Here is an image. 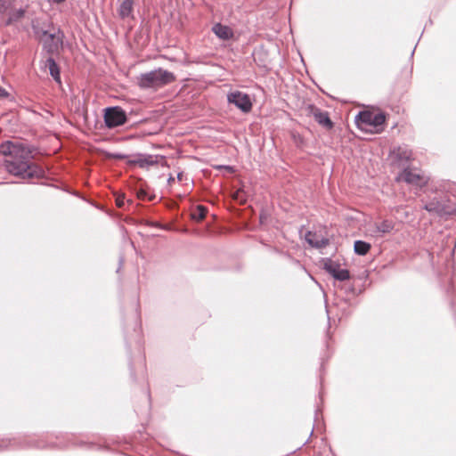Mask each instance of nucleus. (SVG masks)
I'll use <instances>...</instances> for the list:
<instances>
[{"label":"nucleus","instance_id":"obj_22","mask_svg":"<svg viewBox=\"0 0 456 456\" xmlns=\"http://www.w3.org/2000/svg\"><path fill=\"white\" fill-rule=\"evenodd\" d=\"M116 204L118 208H122L125 204V197L123 195H118L116 198Z\"/></svg>","mask_w":456,"mask_h":456},{"label":"nucleus","instance_id":"obj_29","mask_svg":"<svg viewBox=\"0 0 456 456\" xmlns=\"http://www.w3.org/2000/svg\"><path fill=\"white\" fill-rule=\"evenodd\" d=\"M117 157L119 158V159H123L124 158V156H122V155H118Z\"/></svg>","mask_w":456,"mask_h":456},{"label":"nucleus","instance_id":"obj_10","mask_svg":"<svg viewBox=\"0 0 456 456\" xmlns=\"http://www.w3.org/2000/svg\"><path fill=\"white\" fill-rule=\"evenodd\" d=\"M306 115L314 117L315 121L327 129L333 127V123L330 120L327 111H323L314 105L309 104L305 108Z\"/></svg>","mask_w":456,"mask_h":456},{"label":"nucleus","instance_id":"obj_12","mask_svg":"<svg viewBox=\"0 0 456 456\" xmlns=\"http://www.w3.org/2000/svg\"><path fill=\"white\" fill-rule=\"evenodd\" d=\"M159 159H163V157L158 155L140 154L134 159L130 160V163L137 165L142 168H147L149 167L157 165L159 163Z\"/></svg>","mask_w":456,"mask_h":456},{"label":"nucleus","instance_id":"obj_21","mask_svg":"<svg viewBox=\"0 0 456 456\" xmlns=\"http://www.w3.org/2000/svg\"><path fill=\"white\" fill-rule=\"evenodd\" d=\"M206 214H207L206 208H204L201 205H199L197 207L196 211L192 214V218L200 221L205 218Z\"/></svg>","mask_w":456,"mask_h":456},{"label":"nucleus","instance_id":"obj_3","mask_svg":"<svg viewBox=\"0 0 456 456\" xmlns=\"http://www.w3.org/2000/svg\"><path fill=\"white\" fill-rule=\"evenodd\" d=\"M386 121V115L383 112H374L370 110H363L357 114L355 122L361 129L367 126L373 127L376 133L383 130L382 126Z\"/></svg>","mask_w":456,"mask_h":456},{"label":"nucleus","instance_id":"obj_25","mask_svg":"<svg viewBox=\"0 0 456 456\" xmlns=\"http://www.w3.org/2000/svg\"><path fill=\"white\" fill-rule=\"evenodd\" d=\"M7 95V93L5 92V90L4 88H2L0 86V96H5Z\"/></svg>","mask_w":456,"mask_h":456},{"label":"nucleus","instance_id":"obj_28","mask_svg":"<svg viewBox=\"0 0 456 456\" xmlns=\"http://www.w3.org/2000/svg\"><path fill=\"white\" fill-rule=\"evenodd\" d=\"M168 183H172L175 182V178L173 176H170L167 180Z\"/></svg>","mask_w":456,"mask_h":456},{"label":"nucleus","instance_id":"obj_26","mask_svg":"<svg viewBox=\"0 0 456 456\" xmlns=\"http://www.w3.org/2000/svg\"><path fill=\"white\" fill-rule=\"evenodd\" d=\"M53 4H61L64 3L66 0H51Z\"/></svg>","mask_w":456,"mask_h":456},{"label":"nucleus","instance_id":"obj_17","mask_svg":"<svg viewBox=\"0 0 456 456\" xmlns=\"http://www.w3.org/2000/svg\"><path fill=\"white\" fill-rule=\"evenodd\" d=\"M424 208L428 212L442 214L444 212V203L438 198H434L425 204Z\"/></svg>","mask_w":456,"mask_h":456},{"label":"nucleus","instance_id":"obj_8","mask_svg":"<svg viewBox=\"0 0 456 456\" xmlns=\"http://www.w3.org/2000/svg\"><path fill=\"white\" fill-rule=\"evenodd\" d=\"M227 101L229 103L234 104L242 112H249L252 109V102L248 94L234 91L227 94Z\"/></svg>","mask_w":456,"mask_h":456},{"label":"nucleus","instance_id":"obj_19","mask_svg":"<svg viewBox=\"0 0 456 456\" xmlns=\"http://www.w3.org/2000/svg\"><path fill=\"white\" fill-rule=\"evenodd\" d=\"M31 28L35 37L41 41L49 32L45 29L39 20V19H34L31 21Z\"/></svg>","mask_w":456,"mask_h":456},{"label":"nucleus","instance_id":"obj_9","mask_svg":"<svg viewBox=\"0 0 456 456\" xmlns=\"http://www.w3.org/2000/svg\"><path fill=\"white\" fill-rule=\"evenodd\" d=\"M14 0H9L6 1V10L4 12H0V15L3 18H6L4 20V24L6 26H9L11 24H13L15 22L20 21L25 15L26 10L24 8H14Z\"/></svg>","mask_w":456,"mask_h":456},{"label":"nucleus","instance_id":"obj_1","mask_svg":"<svg viewBox=\"0 0 456 456\" xmlns=\"http://www.w3.org/2000/svg\"><path fill=\"white\" fill-rule=\"evenodd\" d=\"M0 151L6 156L4 167L8 173L22 179L44 175L43 169L32 161V151L28 146L7 142L0 146Z\"/></svg>","mask_w":456,"mask_h":456},{"label":"nucleus","instance_id":"obj_27","mask_svg":"<svg viewBox=\"0 0 456 456\" xmlns=\"http://www.w3.org/2000/svg\"><path fill=\"white\" fill-rule=\"evenodd\" d=\"M183 172H180L177 174V179L179 181H182L183 180Z\"/></svg>","mask_w":456,"mask_h":456},{"label":"nucleus","instance_id":"obj_20","mask_svg":"<svg viewBox=\"0 0 456 456\" xmlns=\"http://www.w3.org/2000/svg\"><path fill=\"white\" fill-rule=\"evenodd\" d=\"M354 252L359 256H365L370 249V244L363 240H356L354 245Z\"/></svg>","mask_w":456,"mask_h":456},{"label":"nucleus","instance_id":"obj_13","mask_svg":"<svg viewBox=\"0 0 456 456\" xmlns=\"http://www.w3.org/2000/svg\"><path fill=\"white\" fill-rule=\"evenodd\" d=\"M305 238L307 243L315 248H322L329 244V240L327 238H324L316 232H307Z\"/></svg>","mask_w":456,"mask_h":456},{"label":"nucleus","instance_id":"obj_11","mask_svg":"<svg viewBox=\"0 0 456 456\" xmlns=\"http://www.w3.org/2000/svg\"><path fill=\"white\" fill-rule=\"evenodd\" d=\"M324 270L338 281H344L350 279L349 271L341 269L338 263L330 258H327L324 262Z\"/></svg>","mask_w":456,"mask_h":456},{"label":"nucleus","instance_id":"obj_5","mask_svg":"<svg viewBox=\"0 0 456 456\" xmlns=\"http://www.w3.org/2000/svg\"><path fill=\"white\" fill-rule=\"evenodd\" d=\"M390 157L395 165L398 167H408L411 161L413 159V153L411 149L408 145H402L395 148Z\"/></svg>","mask_w":456,"mask_h":456},{"label":"nucleus","instance_id":"obj_6","mask_svg":"<svg viewBox=\"0 0 456 456\" xmlns=\"http://www.w3.org/2000/svg\"><path fill=\"white\" fill-rule=\"evenodd\" d=\"M397 181H403L408 184L419 187L428 183V178L419 170L405 167L396 177Z\"/></svg>","mask_w":456,"mask_h":456},{"label":"nucleus","instance_id":"obj_23","mask_svg":"<svg viewBox=\"0 0 456 456\" xmlns=\"http://www.w3.org/2000/svg\"><path fill=\"white\" fill-rule=\"evenodd\" d=\"M137 197L140 199V200H145L146 197H147V192L143 190V189H140L138 191H137Z\"/></svg>","mask_w":456,"mask_h":456},{"label":"nucleus","instance_id":"obj_4","mask_svg":"<svg viewBox=\"0 0 456 456\" xmlns=\"http://www.w3.org/2000/svg\"><path fill=\"white\" fill-rule=\"evenodd\" d=\"M104 122L108 128L122 126L126 122V114L120 107H109L105 110Z\"/></svg>","mask_w":456,"mask_h":456},{"label":"nucleus","instance_id":"obj_15","mask_svg":"<svg viewBox=\"0 0 456 456\" xmlns=\"http://www.w3.org/2000/svg\"><path fill=\"white\" fill-rule=\"evenodd\" d=\"M395 224L391 220H384L380 223H375L373 224L372 232L375 236H382L389 233L393 231Z\"/></svg>","mask_w":456,"mask_h":456},{"label":"nucleus","instance_id":"obj_14","mask_svg":"<svg viewBox=\"0 0 456 456\" xmlns=\"http://www.w3.org/2000/svg\"><path fill=\"white\" fill-rule=\"evenodd\" d=\"M118 16L122 20L134 19V0H120L118 9Z\"/></svg>","mask_w":456,"mask_h":456},{"label":"nucleus","instance_id":"obj_16","mask_svg":"<svg viewBox=\"0 0 456 456\" xmlns=\"http://www.w3.org/2000/svg\"><path fill=\"white\" fill-rule=\"evenodd\" d=\"M212 31L218 38L222 40H228L233 37L232 29L230 27L221 23L215 24L212 28Z\"/></svg>","mask_w":456,"mask_h":456},{"label":"nucleus","instance_id":"obj_18","mask_svg":"<svg viewBox=\"0 0 456 456\" xmlns=\"http://www.w3.org/2000/svg\"><path fill=\"white\" fill-rule=\"evenodd\" d=\"M45 67L48 68L49 73L53 77V78L55 81L60 83L61 82L60 69L53 57L50 56L46 59Z\"/></svg>","mask_w":456,"mask_h":456},{"label":"nucleus","instance_id":"obj_24","mask_svg":"<svg viewBox=\"0 0 456 456\" xmlns=\"http://www.w3.org/2000/svg\"><path fill=\"white\" fill-rule=\"evenodd\" d=\"M9 444H10V441L1 440L0 441V450L8 447Z\"/></svg>","mask_w":456,"mask_h":456},{"label":"nucleus","instance_id":"obj_2","mask_svg":"<svg viewBox=\"0 0 456 456\" xmlns=\"http://www.w3.org/2000/svg\"><path fill=\"white\" fill-rule=\"evenodd\" d=\"M175 81L174 73L159 68L157 69L142 73L138 77V86L141 88H159Z\"/></svg>","mask_w":456,"mask_h":456},{"label":"nucleus","instance_id":"obj_7","mask_svg":"<svg viewBox=\"0 0 456 456\" xmlns=\"http://www.w3.org/2000/svg\"><path fill=\"white\" fill-rule=\"evenodd\" d=\"M63 33L58 29L56 32L48 33L42 40L43 48L48 53H57L62 45Z\"/></svg>","mask_w":456,"mask_h":456}]
</instances>
